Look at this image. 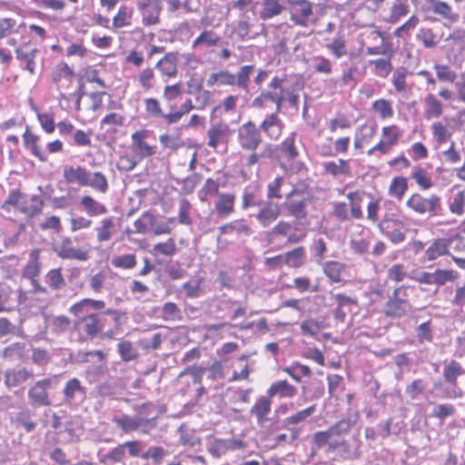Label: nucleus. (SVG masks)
I'll list each match as a JSON object with an SVG mask.
<instances>
[{"label":"nucleus","instance_id":"1","mask_svg":"<svg viewBox=\"0 0 465 465\" xmlns=\"http://www.w3.org/2000/svg\"><path fill=\"white\" fill-rule=\"evenodd\" d=\"M106 315L112 316L114 322H118L120 313L114 309H106L99 313H84L76 316L78 319L74 322V327L87 338L94 339L104 328V318Z\"/></svg>","mask_w":465,"mask_h":465},{"label":"nucleus","instance_id":"2","mask_svg":"<svg viewBox=\"0 0 465 465\" xmlns=\"http://www.w3.org/2000/svg\"><path fill=\"white\" fill-rule=\"evenodd\" d=\"M254 71V65L248 64L241 67L237 74L228 70H221L212 73L207 79V85H237L240 89L247 91L250 82V76Z\"/></svg>","mask_w":465,"mask_h":465},{"label":"nucleus","instance_id":"3","mask_svg":"<svg viewBox=\"0 0 465 465\" xmlns=\"http://www.w3.org/2000/svg\"><path fill=\"white\" fill-rule=\"evenodd\" d=\"M406 206L415 213L428 217H435L442 213L441 198L435 193H430L428 196L413 193L406 201Z\"/></svg>","mask_w":465,"mask_h":465},{"label":"nucleus","instance_id":"4","mask_svg":"<svg viewBox=\"0 0 465 465\" xmlns=\"http://www.w3.org/2000/svg\"><path fill=\"white\" fill-rule=\"evenodd\" d=\"M413 287L401 285L392 292L384 305V314L391 318H401L411 311V304L409 301L410 291Z\"/></svg>","mask_w":465,"mask_h":465},{"label":"nucleus","instance_id":"5","mask_svg":"<svg viewBox=\"0 0 465 465\" xmlns=\"http://www.w3.org/2000/svg\"><path fill=\"white\" fill-rule=\"evenodd\" d=\"M112 421L125 433L140 431L147 434L157 426L156 417L144 418L140 414L137 416H129L127 414L114 416Z\"/></svg>","mask_w":465,"mask_h":465},{"label":"nucleus","instance_id":"6","mask_svg":"<svg viewBox=\"0 0 465 465\" xmlns=\"http://www.w3.org/2000/svg\"><path fill=\"white\" fill-rule=\"evenodd\" d=\"M143 444L139 440H131L119 444L107 453L99 456V462L104 465H115L124 461L126 452L130 457L140 455Z\"/></svg>","mask_w":465,"mask_h":465},{"label":"nucleus","instance_id":"7","mask_svg":"<svg viewBox=\"0 0 465 465\" xmlns=\"http://www.w3.org/2000/svg\"><path fill=\"white\" fill-rule=\"evenodd\" d=\"M285 4L295 25L306 27L313 22V4L309 0H285Z\"/></svg>","mask_w":465,"mask_h":465},{"label":"nucleus","instance_id":"8","mask_svg":"<svg viewBox=\"0 0 465 465\" xmlns=\"http://www.w3.org/2000/svg\"><path fill=\"white\" fill-rule=\"evenodd\" d=\"M237 142L245 151H255L262 143V134L252 121L250 120L238 128Z\"/></svg>","mask_w":465,"mask_h":465},{"label":"nucleus","instance_id":"9","mask_svg":"<svg viewBox=\"0 0 465 465\" xmlns=\"http://www.w3.org/2000/svg\"><path fill=\"white\" fill-rule=\"evenodd\" d=\"M308 194L299 189L292 190L284 203L286 210L296 219H303L307 216Z\"/></svg>","mask_w":465,"mask_h":465},{"label":"nucleus","instance_id":"10","mask_svg":"<svg viewBox=\"0 0 465 465\" xmlns=\"http://www.w3.org/2000/svg\"><path fill=\"white\" fill-rule=\"evenodd\" d=\"M62 394L67 405L78 407L86 400L87 389L78 378H71L64 383Z\"/></svg>","mask_w":465,"mask_h":465},{"label":"nucleus","instance_id":"11","mask_svg":"<svg viewBox=\"0 0 465 465\" xmlns=\"http://www.w3.org/2000/svg\"><path fill=\"white\" fill-rule=\"evenodd\" d=\"M354 421L351 419H342L329 427L326 430L318 431L312 436V442L318 450L324 447V442L330 436L342 437L353 427Z\"/></svg>","mask_w":465,"mask_h":465},{"label":"nucleus","instance_id":"12","mask_svg":"<svg viewBox=\"0 0 465 465\" xmlns=\"http://www.w3.org/2000/svg\"><path fill=\"white\" fill-rule=\"evenodd\" d=\"M52 380L43 379L35 383L28 391L30 405L34 408L50 405L48 390L51 388Z\"/></svg>","mask_w":465,"mask_h":465},{"label":"nucleus","instance_id":"13","mask_svg":"<svg viewBox=\"0 0 465 465\" xmlns=\"http://www.w3.org/2000/svg\"><path fill=\"white\" fill-rule=\"evenodd\" d=\"M277 109L274 113L267 114L259 125L260 133H263L265 136L272 141L278 140L283 131L284 124L279 118Z\"/></svg>","mask_w":465,"mask_h":465},{"label":"nucleus","instance_id":"14","mask_svg":"<svg viewBox=\"0 0 465 465\" xmlns=\"http://www.w3.org/2000/svg\"><path fill=\"white\" fill-rule=\"evenodd\" d=\"M136 5L145 25H155L159 22V15L162 10L161 0H138Z\"/></svg>","mask_w":465,"mask_h":465},{"label":"nucleus","instance_id":"15","mask_svg":"<svg viewBox=\"0 0 465 465\" xmlns=\"http://www.w3.org/2000/svg\"><path fill=\"white\" fill-rule=\"evenodd\" d=\"M54 252L62 259H70L77 261H86L88 259V252L74 248L72 240L64 237L54 248Z\"/></svg>","mask_w":465,"mask_h":465},{"label":"nucleus","instance_id":"16","mask_svg":"<svg viewBox=\"0 0 465 465\" xmlns=\"http://www.w3.org/2000/svg\"><path fill=\"white\" fill-rule=\"evenodd\" d=\"M451 240L449 238H437L432 240L425 249L421 262H433L436 259L450 254Z\"/></svg>","mask_w":465,"mask_h":465},{"label":"nucleus","instance_id":"17","mask_svg":"<svg viewBox=\"0 0 465 465\" xmlns=\"http://www.w3.org/2000/svg\"><path fill=\"white\" fill-rule=\"evenodd\" d=\"M39 50L36 48H29L27 45H22L15 49L16 59L20 62V67L28 71L31 74H35L36 57Z\"/></svg>","mask_w":465,"mask_h":465},{"label":"nucleus","instance_id":"18","mask_svg":"<svg viewBox=\"0 0 465 465\" xmlns=\"http://www.w3.org/2000/svg\"><path fill=\"white\" fill-rule=\"evenodd\" d=\"M272 400L267 396L259 397L253 406L250 410V413L256 418L257 424L263 427L270 418L268 415L271 413Z\"/></svg>","mask_w":465,"mask_h":465},{"label":"nucleus","instance_id":"19","mask_svg":"<svg viewBox=\"0 0 465 465\" xmlns=\"http://www.w3.org/2000/svg\"><path fill=\"white\" fill-rule=\"evenodd\" d=\"M148 137L145 130L137 131L132 134V146L134 151L141 157H150L156 153L155 146H151L144 140Z\"/></svg>","mask_w":465,"mask_h":465},{"label":"nucleus","instance_id":"20","mask_svg":"<svg viewBox=\"0 0 465 465\" xmlns=\"http://www.w3.org/2000/svg\"><path fill=\"white\" fill-rule=\"evenodd\" d=\"M33 371L26 368L10 369L5 372V385L7 389L22 386L27 380L32 379Z\"/></svg>","mask_w":465,"mask_h":465},{"label":"nucleus","instance_id":"21","mask_svg":"<svg viewBox=\"0 0 465 465\" xmlns=\"http://www.w3.org/2000/svg\"><path fill=\"white\" fill-rule=\"evenodd\" d=\"M283 82L284 79L275 76L269 83L268 88L277 91L278 94H281L284 97V102H288L292 107L298 109L299 94L293 89L283 87Z\"/></svg>","mask_w":465,"mask_h":465},{"label":"nucleus","instance_id":"22","mask_svg":"<svg viewBox=\"0 0 465 465\" xmlns=\"http://www.w3.org/2000/svg\"><path fill=\"white\" fill-rule=\"evenodd\" d=\"M88 172L84 167L65 165L63 169V177L67 183H77L79 186L84 187Z\"/></svg>","mask_w":465,"mask_h":465},{"label":"nucleus","instance_id":"23","mask_svg":"<svg viewBox=\"0 0 465 465\" xmlns=\"http://www.w3.org/2000/svg\"><path fill=\"white\" fill-rule=\"evenodd\" d=\"M280 214L279 205L268 203L262 205L255 218L263 228H267L278 219Z\"/></svg>","mask_w":465,"mask_h":465},{"label":"nucleus","instance_id":"24","mask_svg":"<svg viewBox=\"0 0 465 465\" xmlns=\"http://www.w3.org/2000/svg\"><path fill=\"white\" fill-rule=\"evenodd\" d=\"M228 133V126L223 123L212 124L207 131V145L213 149L225 142Z\"/></svg>","mask_w":465,"mask_h":465},{"label":"nucleus","instance_id":"25","mask_svg":"<svg viewBox=\"0 0 465 465\" xmlns=\"http://www.w3.org/2000/svg\"><path fill=\"white\" fill-rule=\"evenodd\" d=\"M105 308V303L101 300H93V299H83L80 302L73 304L69 312L74 316H80L84 313H91L90 311H97L104 310Z\"/></svg>","mask_w":465,"mask_h":465},{"label":"nucleus","instance_id":"26","mask_svg":"<svg viewBox=\"0 0 465 465\" xmlns=\"http://www.w3.org/2000/svg\"><path fill=\"white\" fill-rule=\"evenodd\" d=\"M285 0H262L260 18L263 21L280 15L284 10Z\"/></svg>","mask_w":465,"mask_h":465},{"label":"nucleus","instance_id":"27","mask_svg":"<svg viewBox=\"0 0 465 465\" xmlns=\"http://www.w3.org/2000/svg\"><path fill=\"white\" fill-rule=\"evenodd\" d=\"M235 196L232 193H220L215 202V211L219 216L226 218L234 212Z\"/></svg>","mask_w":465,"mask_h":465},{"label":"nucleus","instance_id":"28","mask_svg":"<svg viewBox=\"0 0 465 465\" xmlns=\"http://www.w3.org/2000/svg\"><path fill=\"white\" fill-rule=\"evenodd\" d=\"M296 388L285 380L272 383L267 391V394L270 399L276 395L282 398H292L296 394Z\"/></svg>","mask_w":465,"mask_h":465},{"label":"nucleus","instance_id":"29","mask_svg":"<svg viewBox=\"0 0 465 465\" xmlns=\"http://www.w3.org/2000/svg\"><path fill=\"white\" fill-rule=\"evenodd\" d=\"M266 100L274 103L276 104L277 112H281L284 103V97L281 94H278L277 91H273V89L269 88L266 91H262L258 97L253 99L252 106L262 108L264 101Z\"/></svg>","mask_w":465,"mask_h":465},{"label":"nucleus","instance_id":"30","mask_svg":"<svg viewBox=\"0 0 465 465\" xmlns=\"http://www.w3.org/2000/svg\"><path fill=\"white\" fill-rule=\"evenodd\" d=\"M220 235L231 234L236 232L237 234L251 235L252 233L250 226L243 219L234 220L225 223L218 228Z\"/></svg>","mask_w":465,"mask_h":465},{"label":"nucleus","instance_id":"31","mask_svg":"<svg viewBox=\"0 0 465 465\" xmlns=\"http://www.w3.org/2000/svg\"><path fill=\"white\" fill-rule=\"evenodd\" d=\"M443 367V377L450 384L457 383L458 377L465 374V370L460 362L455 360L445 361Z\"/></svg>","mask_w":465,"mask_h":465},{"label":"nucleus","instance_id":"32","mask_svg":"<svg viewBox=\"0 0 465 465\" xmlns=\"http://www.w3.org/2000/svg\"><path fill=\"white\" fill-rule=\"evenodd\" d=\"M177 54L169 53L156 64V67L163 74L173 77L177 74Z\"/></svg>","mask_w":465,"mask_h":465},{"label":"nucleus","instance_id":"33","mask_svg":"<svg viewBox=\"0 0 465 465\" xmlns=\"http://www.w3.org/2000/svg\"><path fill=\"white\" fill-rule=\"evenodd\" d=\"M96 232V239L98 242L109 241L114 232V219L107 217L103 219L94 228Z\"/></svg>","mask_w":465,"mask_h":465},{"label":"nucleus","instance_id":"34","mask_svg":"<svg viewBox=\"0 0 465 465\" xmlns=\"http://www.w3.org/2000/svg\"><path fill=\"white\" fill-rule=\"evenodd\" d=\"M43 203L38 196H24L18 210L29 217L39 213L42 210Z\"/></svg>","mask_w":465,"mask_h":465},{"label":"nucleus","instance_id":"35","mask_svg":"<svg viewBox=\"0 0 465 465\" xmlns=\"http://www.w3.org/2000/svg\"><path fill=\"white\" fill-rule=\"evenodd\" d=\"M424 116L427 119L438 118L442 114L443 104L434 94H428L424 99Z\"/></svg>","mask_w":465,"mask_h":465},{"label":"nucleus","instance_id":"36","mask_svg":"<svg viewBox=\"0 0 465 465\" xmlns=\"http://www.w3.org/2000/svg\"><path fill=\"white\" fill-rule=\"evenodd\" d=\"M277 146L272 143H266L259 152L251 151L252 153L248 155L246 159V165L252 166L262 160L272 158L276 151Z\"/></svg>","mask_w":465,"mask_h":465},{"label":"nucleus","instance_id":"37","mask_svg":"<svg viewBox=\"0 0 465 465\" xmlns=\"http://www.w3.org/2000/svg\"><path fill=\"white\" fill-rule=\"evenodd\" d=\"M84 187H91L94 190L105 193L108 190V182L104 174L100 172L91 173L88 172Z\"/></svg>","mask_w":465,"mask_h":465},{"label":"nucleus","instance_id":"38","mask_svg":"<svg viewBox=\"0 0 465 465\" xmlns=\"http://www.w3.org/2000/svg\"><path fill=\"white\" fill-rule=\"evenodd\" d=\"M23 138L25 145L31 151V153L41 162H45L46 155L37 145V142L39 140L38 135L30 132L29 127L27 126L25 134H23Z\"/></svg>","mask_w":465,"mask_h":465},{"label":"nucleus","instance_id":"39","mask_svg":"<svg viewBox=\"0 0 465 465\" xmlns=\"http://www.w3.org/2000/svg\"><path fill=\"white\" fill-rule=\"evenodd\" d=\"M80 204L89 216L105 214L108 212L104 204L95 201L89 195L84 196L80 201Z\"/></svg>","mask_w":465,"mask_h":465},{"label":"nucleus","instance_id":"40","mask_svg":"<svg viewBox=\"0 0 465 465\" xmlns=\"http://www.w3.org/2000/svg\"><path fill=\"white\" fill-rule=\"evenodd\" d=\"M74 76V71L71 69L67 64L60 63L58 64L53 70V82L57 85H64L63 82L66 81L70 83Z\"/></svg>","mask_w":465,"mask_h":465},{"label":"nucleus","instance_id":"41","mask_svg":"<svg viewBox=\"0 0 465 465\" xmlns=\"http://www.w3.org/2000/svg\"><path fill=\"white\" fill-rule=\"evenodd\" d=\"M326 48L336 59H340L348 54L347 42L342 35H338L333 38L331 42L326 45Z\"/></svg>","mask_w":465,"mask_h":465},{"label":"nucleus","instance_id":"42","mask_svg":"<svg viewBox=\"0 0 465 465\" xmlns=\"http://www.w3.org/2000/svg\"><path fill=\"white\" fill-rule=\"evenodd\" d=\"M324 274L333 282H341V274L345 270V264L337 261H328L322 264Z\"/></svg>","mask_w":465,"mask_h":465},{"label":"nucleus","instance_id":"43","mask_svg":"<svg viewBox=\"0 0 465 465\" xmlns=\"http://www.w3.org/2000/svg\"><path fill=\"white\" fill-rule=\"evenodd\" d=\"M325 172L334 177L350 173V165L347 161L339 159L337 162L330 161L322 163Z\"/></svg>","mask_w":465,"mask_h":465},{"label":"nucleus","instance_id":"44","mask_svg":"<svg viewBox=\"0 0 465 465\" xmlns=\"http://www.w3.org/2000/svg\"><path fill=\"white\" fill-rule=\"evenodd\" d=\"M464 205L465 191L460 190V187H454L449 205L450 213L456 215H461L464 212Z\"/></svg>","mask_w":465,"mask_h":465},{"label":"nucleus","instance_id":"45","mask_svg":"<svg viewBox=\"0 0 465 465\" xmlns=\"http://www.w3.org/2000/svg\"><path fill=\"white\" fill-rule=\"evenodd\" d=\"M26 354V344L24 342H15L3 351V357L12 361L23 360Z\"/></svg>","mask_w":465,"mask_h":465},{"label":"nucleus","instance_id":"46","mask_svg":"<svg viewBox=\"0 0 465 465\" xmlns=\"http://www.w3.org/2000/svg\"><path fill=\"white\" fill-rule=\"evenodd\" d=\"M71 324V321L67 316L60 315L49 317L46 320V326L55 334H60L65 331Z\"/></svg>","mask_w":465,"mask_h":465},{"label":"nucleus","instance_id":"47","mask_svg":"<svg viewBox=\"0 0 465 465\" xmlns=\"http://www.w3.org/2000/svg\"><path fill=\"white\" fill-rule=\"evenodd\" d=\"M132 15L133 10L130 7L121 5L113 18V27L118 29L131 25Z\"/></svg>","mask_w":465,"mask_h":465},{"label":"nucleus","instance_id":"48","mask_svg":"<svg viewBox=\"0 0 465 465\" xmlns=\"http://www.w3.org/2000/svg\"><path fill=\"white\" fill-rule=\"evenodd\" d=\"M220 36L213 30H205L193 42V47L196 48L199 45L206 47H213L218 45Z\"/></svg>","mask_w":465,"mask_h":465},{"label":"nucleus","instance_id":"49","mask_svg":"<svg viewBox=\"0 0 465 465\" xmlns=\"http://www.w3.org/2000/svg\"><path fill=\"white\" fill-rule=\"evenodd\" d=\"M282 371L290 375L295 381L300 382L302 378L310 377L312 371L309 366L301 364L300 362H293L292 365L282 368Z\"/></svg>","mask_w":465,"mask_h":465},{"label":"nucleus","instance_id":"50","mask_svg":"<svg viewBox=\"0 0 465 465\" xmlns=\"http://www.w3.org/2000/svg\"><path fill=\"white\" fill-rule=\"evenodd\" d=\"M431 133L434 141L438 144L448 142L452 136V133L449 130L447 125L440 122H435L431 124Z\"/></svg>","mask_w":465,"mask_h":465},{"label":"nucleus","instance_id":"51","mask_svg":"<svg viewBox=\"0 0 465 465\" xmlns=\"http://www.w3.org/2000/svg\"><path fill=\"white\" fill-rule=\"evenodd\" d=\"M295 134L292 133L279 144L280 151L288 160H294L299 155V151L294 144Z\"/></svg>","mask_w":465,"mask_h":465},{"label":"nucleus","instance_id":"52","mask_svg":"<svg viewBox=\"0 0 465 465\" xmlns=\"http://www.w3.org/2000/svg\"><path fill=\"white\" fill-rule=\"evenodd\" d=\"M409 9L410 6L407 0H396L391 6L389 22L392 24L397 23L409 13Z\"/></svg>","mask_w":465,"mask_h":465},{"label":"nucleus","instance_id":"53","mask_svg":"<svg viewBox=\"0 0 465 465\" xmlns=\"http://www.w3.org/2000/svg\"><path fill=\"white\" fill-rule=\"evenodd\" d=\"M161 318L166 322H175L182 319V312L174 302H165L161 310Z\"/></svg>","mask_w":465,"mask_h":465},{"label":"nucleus","instance_id":"54","mask_svg":"<svg viewBox=\"0 0 465 465\" xmlns=\"http://www.w3.org/2000/svg\"><path fill=\"white\" fill-rule=\"evenodd\" d=\"M305 257V250L303 247H297L290 252L284 253L285 264L297 268L302 266V261Z\"/></svg>","mask_w":465,"mask_h":465},{"label":"nucleus","instance_id":"55","mask_svg":"<svg viewBox=\"0 0 465 465\" xmlns=\"http://www.w3.org/2000/svg\"><path fill=\"white\" fill-rule=\"evenodd\" d=\"M203 282V279L201 277L191 279L190 281L184 282L182 285V289L185 292L187 297L197 298L203 292L202 287H201Z\"/></svg>","mask_w":465,"mask_h":465},{"label":"nucleus","instance_id":"56","mask_svg":"<svg viewBox=\"0 0 465 465\" xmlns=\"http://www.w3.org/2000/svg\"><path fill=\"white\" fill-rule=\"evenodd\" d=\"M432 11L450 22H456L459 17L457 14L452 12L451 6L442 1L434 3L432 5Z\"/></svg>","mask_w":465,"mask_h":465},{"label":"nucleus","instance_id":"57","mask_svg":"<svg viewBox=\"0 0 465 465\" xmlns=\"http://www.w3.org/2000/svg\"><path fill=\"white\" fill-rule=\"evenodd\" d=\"M316 407L315 405H312L302 411L296 412L293 415L287 417L284 420L285 425H296L306 420L310 416H312L315 412Z\"/></svg>","mask_w":465,"mask_h":465},{"label":"nucleus","instance_id":"58","mask_svg":"<svg viewBox=\"0 0 465 465\" xmlns=\"http://www.w3.org/2000/svg\"><path fill=\"white\" fill-rule=\"evenodd\" d=\"M177 249L173 238H169L166 242H158L153 245V254H163L165 256H173L175 254Z\"/></svg>","mask_w":465,"mask_h":465},{"label":"nucleus","instance_id":"59","mask_svg":"<svg viewBox=\"0 0 465 465\" xmlns=\"http://www.w3.org/2000/svg\"><path fill=\"white\" fill-rule=\"evenodd\" d=\"M207 450L214 458H220L227 452L225 439L213 438L209 440Z\"/></svg>","mask_w":465,"mask_h":465},{"label":"nucleus","instance_id":"60","mask_svg":"<svg viewBox=\"0 0 465 465\" xmlns=\"http://www.w3.org/2000/svg\"><path fill=\"white\" fill-rule=\"evenodd\" d=\"M162 333H154L151 338H143L137 341L138 346L143 351L158 350L163 341Z\"/></svg>","mask_w":465,"mask_h":465},{"label":"nucleus","instance_id":"61","mask_svg":"<svg viewBox=\"0 0 465 465\" xmlns=\"http://www.w3.org/2000/svg\"><path fill=\"white\" fill-rule=\"evenodd\" d=\"M408 188L407 180L404 177L393 178L389 188L391 195L401 200Z\"/></svg>","mask_w":465,"mask_h":465},{"label":"nucleus","instance_id":"62","mask_svg":"<svg viewBox=\"0 0 465 465\" xmlns=\"http://www.w3.org/2000/svg\"><path fill=\"white\" fill-rule=\"evenodd\" d=\"M372 109L380 114L382 119L393 116L391 103L385 99H379L372 103Z\"/></svg>","mask_w":465,"mask_h":465},{"label":"nucleus","instance_id":"63","mask_svg":"<svg viewBox=\"0 0 465 465\" xmlns=\"http://www.w3.org/2000/svg\"><path fill=\"white\" fill-rule=\"evenodd\" d=\"M117 348L121 359L124 361L134 360L138 355L136 350L133 346V343L129 341L119 342Z\"/></svg>","mask_w":465,"mask_h":465},{"label":"nucleus","instance_id":"64","mask_svg":"<svg viewBox=\"0 0 465 465\" xmlns=\"http://www.w3.org/2000/svg\"><path fill=\"white\" fill-rule=\"evenodd\" d=\"M411 178L424 190L432 186V182L427 171L421 167H416L411 173Z\"/></svg>","mask_w":465,"mask_h":465}]
</instances>
